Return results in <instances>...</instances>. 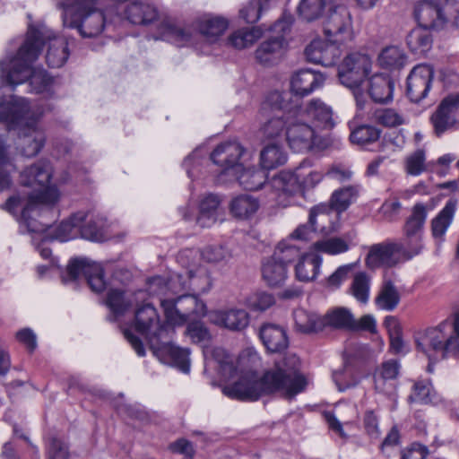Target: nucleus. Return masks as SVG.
<instances>
[{"instance_id":"nucleus-1","label":"nucleus","mask_w":459,"mask_h":459,"mask_svg":"<svg viewBox=\"0 0 459 459\" xmlns=\"http://www.w3.org/2000/svg\"><path fill=\"white\" fill-rule=\"evenodd\" d=\"M48 43L46 61L49 67L63 66L70 55L68 43L64 37H57L44 25L32 26L28 29L26 39L19 48L17 54L10 59L0 61V78L3 85L15 86L30 80L37 92L44 91L52 82L46 72L32 70V63L40 55L43 47Z\"/></svg>"},{"instance_id":"nucleus-2","label":"nucleus","mask_w":459,"mask_h":459,"mask_svg":"<svg viewBox=\"0 0 459 459\" xmlns=\"http://www.w3.org/2000/svg\"><path fill=\"white\" fill-rule=\"evenodd\" d=\"M307 379L300 372V360L295 354H287L275 361L273 368L265 370L261 377L251 371L242 375L238 381L222 388V394L241 402H255L262 396L283 392L293 397L303 392Z\"/></svg>"},{"instance_id":"nucleus-3","label":"nucleus","mask_w":459,"mask_h":459,"mask_svg":"<svg viewBox=\"0 0 459 459\" xmlns=\"http://www.w3.org/2000/svg\"><path fill=\"white\" fill-rule=\"evenodd\" d=\"M0 122L5 123L8 130L18 129L17 149L23 156L34 157L43 148L45 133L38 127L26 99L14 95L0 98Z\"/></svg>"},{"instance_id":"nucleus-4","label":"nucleus","mask_w":459,"mask_h":459,"mask_svg":"<svg viewBox=\"0 0 459 459\" xmlns=\"http://www.w3.org/2000/svg\"><path fill=\"white\" fill-rule=\"evenodd\" d=\"M53 168L49 160H40L27 167L21 173V184L25 186L39 188L28 195L26 204L22 210L21 218L31 232L45 231L48 225H36L34 215L39 214L44 206H53L59 200V191L56 186H49Z\"/></svg>"},{"instance_id":"nucleus-5","label":"nucleus","mask_w":459,"mask_h":459,"mask_svg":"<svg viewBox=\"0 0 459 459\" xmlns=\"http://www.w3.org/2000/svg\"><path fill=\"white\" fill-rule=\"evenodd\" d=\"M268 108L285 109L287 112L286 140L295 152H306L317 145L318 136L307 119L292 108L291 95L288 91H272L264 100V109Z\"/></svg>"},{"instance_id":"nucleus-6","label":"nucleus","mask_w":459,"mask_h":459,"mask_svg":"<svg viewBox=\"0 0 459 459\" xmlns=\"http://www.w3.org/2000/svg\"><path fill=\"white\" fill-rule=\"evenodd\" d=\"M417 349L422 351L429 359L433 354L446 359L459 354V344L452 334L450 321L444 320L435 327H429L415 335Z\"/></svg>"},{"instance_id":"nucleus-7","label":"nucleus","mask_w":459,"mask_h":459,"mask_svg":"<svg viewBox=\"0 0 459 459\" xmlns=\"http://www.w3.org/2000/svg\"><path fill=\"white\" fill-rule=\"evenodd\" d=\"M160 333L150 338V348L154 355L163 363L178 367L182 372L188 373L190 369V351L174 345L172 342L175 329L165 326L160 329Z\"/></svg>"},{"instance_id":"nucleus-8","label":"nucleus","mask_w":459,"mask_h":459,"mask_svg":"<svg viewBox=\"0 0 459 459\" xmlns=\"http://www.w3.org/2000/svg\"><path fill=\"white\" fill-rule=\"evenodd\" d=\"M83 277L91 290L101 293L107 289L104 279V270L100 264L91 262L87 258L71 259L66 267L65 274L62 275V281L67 283L75 281Z\"/></svg>"},{"instance_id":"nucleus-9","label":"nucleus","mask_w":459,"mask_h":459,"mask_svg":"<svg viewBox=\"0 0 459 459\" xmlns=\"http://www.w3.org/2000/svg\"><path fill=\"white\" fill-rule=\"evenodd\" d=\"M371 70V60L367 55L352 53L344 57L338 65L340 82L350 89L360 86Z\"/></svg>"},{"instance_id":"nucleus-10","label":"nucleus","mask_w":459,"mask_h":459,"mask_svg":"<svg viewBox=\"0 0 459 459\" xmlns=\"http://www.w3.org/2000/svg\"><path fill=\"white\" fill-rule=\"evenodd\" d=\"M324 33L328 40L348 44L354 39L351 15L345 7L332 11L324 24Z\"/></svg>"},{"instance_id":"nucleus-11","label":"nucleus","mask_w":459,"mask_h":459,"mask_svg":"<svg viewBox=\"0 0 459 459\" xmlns=\"http://www.w3.org/2000/svg\"><path fill=\"white\" fill-rule=\"evenodd\" d=\"M433 77L434 69L429 65H418L411 71L407 77L406 94L411 102L419 103L428 96Z\"/></svg>"},{"instance_id":"nucleus-12","label":"nucleus","mask_w":459,"mask_h":459,"mask_svg":"<svg viewBox=\"0 0 459 459\" xmlns=\"http://www.w3.org/2000/svg\"><path fill=\"white\" fill-rule=\"evenodd\" d=\"M342 46L345 44L328 40L326 37L325 39H314L305 48V55L309 62L324 66H333L340 59Z\"/></svg>"},{"instance_id":"nucleus-13","label":"nucleus","mask_w":459,"mask_h":459,"mask_svg":"<svg viewBox=\"0 0 459 459\" xmlns=\"http://www.w3.org/2000/svg\"><path fill=\"white\" fill-rule=\"evenodd\" d=\"M160 306L166 320L174 327L189 320L190 316L195 312L196 299L191 295H182L176 299H162Z\"/></svg>"},{"instance_id":"nucleus-14","label":"nucleus","mask_w":459,"mask_h":459,"mask_svg":"<svg viewBox=\"0 0 459 459\" xmlns=\"http://www.w3.org/2000/svg\"><path fill=\"white\" fill-rule=\"evenodd\" d=\"M292 108L316 127L331 129L334 126L332 108L321 100H311L306 108L301 107L298 100H292Z\"/></svg>"},{"instance_id":"nucleus-15","label":"nucleus","mask_w":459,"mask_h":459,"mask_svg":"<svg viewBox=\"0 0 459 459\" xmlns=\"http://www.w3.org/2000/svg\"><path fill=\"white\" fill-rule=\"evenodd\" d=\"M414 18L419 27L429 30H440L447 22L442 7L434 1L422 0L414 6Z\"/></svg>"},{"instance_id":"nucleus-16","label":"nucleus","mask_w":459,"mask_h":459,"mask_svg":"<svg viewBox=\"0 0 459 459\" xmlns=\"http://www.w3.org/2000/svg\"><path fill=\"white\" fill-rule=\"evenodd\" d=\"M365 263L370 269L382 266L392 268L403 263L396 247V241L387 239L384 242L372 245L369 247Z\"/></svg>"},{"instance_id":"nucleus-17","label":"nucleus","mask_w":459,"mask_h":459,"mask_svg":"<svg viewBox=\"0 0 459 459\" xmlns=\"http://www.w3.org/2000/svg\"><path fill=\"white\" fill-rule=\"evenodd\" d=\"M458 109L459 93L448 95L442 100L437 110L430 117V122L437 136H441L455 126V113Z\"/></svg>"},{"instance_id":"nucleus-18","label":"nucleus","mask_w":459,"mask_h":459,"mask_svg":"<svg viewBox=\"0 0 459 459\" xmlns=\"http://www.w3.org/2000/svg\"><path fill=\"white\" fill-rule=\"evenodd\" d=\"M245 148L238 142L222 143L211 153L212 161L221 168V172L232 170L238 172L241 168L239 160L245 153Z\"/></svg>"},{"instance_id":"nucleus-19","label":"nucleus","mask_w":459,"mask_h":459,"mask_svg":"<svg viewBox=\"0 0 459 459\" xmlns=\"http://www.w3.org/2000/svg\"><path fill=\"white\" fill-rule=\"evenodd\" d=\"M325 77L320 73L312 69H301L291 78L290 90L291 100H296L298 97H305L312 93L325 83Z\"/></svg>"},{"instance_id":"nucleus-20","label":"nucleus","mask_w":459,"mask_h":459,"mask_svg":"<svg viewBox=\"0 0 459 459\" xmlns=\"http://www.w3.org/2000/svg\"><path fill=\"white\" fill-rule=\"evenodd\" d=\"M400 363L396 359H389L381 363L373 374L376 392L392 396L395 394L396 380L400 373Z\"/></svg>"},{"instance_id":"nucleus-21","label":"nucleus","mask_w":459,"mask_h":459,"mask_svg":"<svg viewBox=\"0 0 459 459\" xmlns=\"http://www.w3.org/2000/svg\"><path fill=\"white\" fill-rule=\"evenodd\" d=\"M135 330L150 338L160 333V329L170 326L168 321L160 323L156 308L151 303H144L135 310Z\"/></svg>"},{"instance_id":"nucleus-22","label":"nucleus","mask_w":459,"mask_h":459,"mask_svg":"<svg viewBox=\"0 0 459 459\" xmlns=\"http://www.w3.org/2000/svg\"><path fill=\"white\" fill-rule=\"evenodd\" d=\"M67 28L76 29L83 38L99 36L106 25V17L103 12L95 9L64 24Z\"/></svg>"},{"instance_id":"nucleus-23","label":"nucleus","mask_w":459,"mask_h":459,"mask_svg":"<svg viewBox=\"0 0 459 459\" xmlns=\"http://www.w3.org/2000/svg\"><path fill=\"white\" fill-rule=\"evenodd\" d=\"M306 162H302L294 171L282 170L275 175L272 180V187L278 193V197L294 196L302 193L301 177L302 170L306 169Z\"/></svg>"},{"instance_id":"nucleus-24","label":"nucleus","mask_w":459,"mask_h":459,"mask_svg":"<svg viewBox=\"0 0 459 459\" xmlns=\"http://www.w3.org/2000/svg\"><path fill=\"white\" fill-rule=\"evenodd\" d=\"M286 45L282 35L271 37L262 41L255 49V60L265 67L277 65L284 55Z\"/></svg>"},{"instance_id":"nucleus-25","label":"nucleus","mask_w":459,"mask_h":459,"mask_svg":"<svg viewBox=\"0 0 459 459\" xmlns=\"http://www.w3.org/2000/svg\"><path fill=\"white\" fill-rule=\"evenodd\" d=\"M259 338L267 351L280 353L289 347L286 329L276 324L264 323L259 328Z\"/></svg>"},{"instance_id":"nucleus-26","label":"nucleus","mask_w":459,"mask_h":459,"mask_svg":"<svg viewBox=\"0 0 459 459\" xmlns=\"http://www.w3.org/2000/svg\"><path fill=\"white\" fill-rule=\"evenodd\" d=\"M329 207L326 204L313 206L309 211L308 221L306 224L299 225L290 237L294 240L309 241L319 230L317 219L322 221L327 218Z\"/></svg>"},{"instance_id":"nucleus-27","label":"nucleus","mask_w":459,"mask_h":459,"mask_svg":"<svg viewBox=\"0 0 459 459\" xmlns=\"http://www.w3.org/2000/svg\"><path fill=\"white\" fill-rule=\"evenodd\" d=\"M394 81L388 74H376L368 80V93L376 103H387L393 100Z\"/></svg>"},{"instance_id":"nucleus-28","label":"nucleus","mask_w":459,"mask_h":459,"mask_svg":"<svg viewBox=\"0 0 459 459\" xmlns=\"http://www.w3.org/2000/svg\"><path fill=\"white\" fill-rule=\"evenodd\" d=\"M250 321L249 314L243 308H230L217 311L213 322L230 331L240 332L246 329Z\"/></svg>"},{"instance_id":"nucleus-29","label":"nucleus","mask_w":459,"mask_h":459,"mask_svg":"<svg viewBox=\"0 0 459 459\" xmlns=\"http://www.w3.org/2000/svg\"><path fill=\"white\" fill-rule=\"evenodd\" d=\"M261 271L263 280L272 288L283 285L288 279V267L273 256L263 260Z\"/></svg>"},{"instance_id":"nucleus-30","label":"nucleus","mask_w":459,"mask_h":459,"mask_svg":"<svg viewBox=\"0 0 459 459\" xmlns=\"http://www.w3.org/2000/svg\"><path fill=\"white\" fill-rule=\"evenodd\" d=\"M456 205V200H448L444 208L431 221V234L438 245L444 241V236L453 221Z\"/></svg>"},{"instance_id":"nucleus-31","label":"nucleus","mask_w":459,"mask_h":459,"mask_svg":"<svg viewBox=\"0 0 459 459\" xmlns=\"http://www.w3.org/2000/svg\"><path fill=\"white\" fill-rule=\"evenodd\" d=\"M158 10L155 6L134 1L125 9L126 19L135 25H147L153 22L158 18Z\"/></svg>"},{"instance_id":"nucleus-32","label":"nucleus","mask_w":459,"mask_h":459,"mask_svg":"<svg viewBox=\"0 0 459 459\" xmlns=\"http://www.w3.org/2000/svg\"><path fill=\"white\" fill-rule=\"evenodd\" d=\"M264 101L262 104V112L264 116L273 117L267 120L262 127L263 134L264 137L273 139L280 136L285 128L287 132V112L285 109H277L268 108L266 110L264 109Z\"/></svg>"},{"instance_id":"nucleus-33","label":"nucleus","mask_w":459,"mask_h":459,"mask_svg":"<svg viewBox=\"0 0 459 459\" xmlns=\"http://www.w3.org/2000/svg\"><path fill=\"white\" fill-rule=\"evenodd\" d=\"M323 259L316 254H305L295 266V276L299 281H314L319 273Z\"/></svg>"},{"instance_id":"nucleus-34","label":"nucleus","mask_w":459,"mask_h":459,"mask_svg":"<svg viewBox=\"0 0 459 459\" xmlns=\"http://www.w3.org/2000/svg\"><path fill=\"white\" fill-rule=\"evenodd\" d=\"M287 158V152L283 147L278 143H272L264 145L261 150L259 163L264 170L269 171L284 165Z\"/></svg>"},{"instance_id":"nucleus-35","label":"nucleus","mask_w":459,"mask_h":459,"mask_svg":"<svg viewBox=\"0 0 459 459\" xmlns=\"http://www.w3.org/2000/svg\"><path fill=\"white\" fill-rule=\"evenodd\" d=\"M233 174L239 185L248 191L259 190L268 179L266 171L262 168L249 167L244 169L241 167L237 173L234 172Z\"/></svg>"},{"instance_id":"nucleus-36","label":"nucleus","mask_w":459,"mask_h":459,"mask_svg":"<svg viewBox=\"0 0 459 459\" xmlns=\"http://www.w3.org/2000/svg\"><path fill=\"white\" fill-rule=\"evenodd\" d=\"M360 191L359 185L348 186L335 190L330 198L329 212L333 210L338 213L345 212L357 200Z\"/></svg>"},{"instance_id":"nucleus-37","label":"nucleus","mask_w":459,"mask_h":459,"mask_svg":"<svg viewBox=\"0 0 459 459\" xmlns=\"http://www.w3.org/2000/svg\"><path fill=\"white\" fill-rule=\"evenodd\" d=\"M85 214L87 217L80 226L82 238L96 242L104 241L106 239V219L90 213Z\"/></svg>"},{"instance_id":"nucleus-38","label":"nucleus","mask_w":459,"mask_h":459,"mask_svg":"<svg viewBox=\"0 0 459 459\" xmlns=\"http://www.w3.org/2000/svg\"><path fill=\"white\" fill-rule=\"evenodd\" d=\"M105 304L111 312V315L108 316V320L116 321L131 308L133 301L126 297V292L123 290L110 289L108 291Z\"/></svg>"},{"instance_id":"nucleus-39","label":"nucleus","mask_w":459,"mask_h":459,"mask_svg":"<svg viewBox=\"0 0 459 459\" xmlns=\"http://www.w3.org/2000/svg\"><path fill=\"white\" fill-rule=\"evenodd\" d=\"M296 330L302 333H314L323 331L322 317L316 313L298 308L293 312Z\"/></svg>"},{"instance_id":"nucleus-40","label":"nucleus","mask_w":459,"mask_h":459,"mask_svg":"<svg viewBox=\"0 0 459 459\" xmlns=\"http://www.w3.org/2000/svg\"><path fill=\"white\" fill-rule=\"evenodd\" d=\"M323 329L330 326L334 329L351 331L354 316L346 307H339L329 310L323 317Z\"/></svg>"},{"instance_id":"nucleus-41","label":"nucleus","mask_w":459,"mask_h":459,"mask_svg":"<svg viewBox=\"0 0 459 459\" xmlns=\"http://www.w3.org/2000/svg\"><path fill=\"white\" fill-rule=\"evenodd\" d=\"M87 215L83 212L74 213L66 221H63L55 230L53 239L65 242L74 238L80 232V226L86 219Z\"/></svg>"},{"instance_id":"nucleus-42","label":"nucleus","mask_w":459,"mask_h":459,"mask_svg":"<svg viewBox=\"0 0 459 459\" xmlns=\"http://www.w3.org/2000/svg\"><path fill=\"white\" fill-rule=\"evenodd\" d=\"M406 43L411 53L422 56L431 49L433 39L430 30L418 27L409 32Z\"/></svg>"},{"instance_id":"nucleus-43","label":"nucleus","mask_w":459,"mask_h":459,"mask_svg":"<svg viewBox=\"0 0 459 459\" xmlns=\"http://www.w3.org/2000/svg\"><path fill=\"white\" fill-rule=\"evenodd\" d=\"M221 204L218 195L209 194L204 196L199 205V215L196 219L201 227H211L217 221V209Z\"/></svg>"},{"instance_id":"nucleus-44","label":"nucleus","mask_w":459,"mask_h":459,"mask_svg":"<svg viewBox=\"0 0 459 459\" xmlns=\"http://www.w3.org/2000/svg\"><path fill=\"white\" fill-rule=\"evenodd\" d=\"M259 208V201L250 195H239L234 197L230 204L231 214L238 219H248Z\"/></svg>"},{"instance_id":"nucleus-45","label":"nucleus","mask_w":459,"mask_h":459,"mask_svg":"<svg viewBox=\"0 0 459 459\" xmlns=\"http://www.w3.org/2000/svg\"><path fill=\"white\" fill-rule=\"evenodd\" d=\"M301 247L294 243V239L290 236L286 239L280 241L274 248L271 256L277 261L284 263L286 267L297 259L299 260L302 255Z\"/></svg>"},{"instance_id":"nucleus-46","label":"nucleus","mask_w":459,"mask_h":459,"mask_svg":"<svg viewBox=\"0 0 459 459\" xmlns=\"http://www.w3.org/2000/svg\"><path fill=\"white\" fill-rule=\"evenodd\" d=\"M96 0H62L58 7L63 10V23L72 21L91 10H95Z\"/></svg>"},{"instance_id":"nucleus-47","label":"nucleus","mask_w":459,"mask_h":459,"mask_svg":"<svg viewBox=\"0 0 459 459\" xmlns=\"http://www.w3.org/2000/svg\"><path fill=\"white\" fill-rule=\"evenodd\" d=\"M400 299V293L394 282L391 280H385L375 302L378 308L393 311L398 306Z\"/></svg>"},{"instance_id":"nucleus-48","label":"nucleus","mask_w":459,"mask_h":459,"mask_svg":"<svg viewBox=\"0 0 459 459\" xmlns=\"http://www.w3.org/2000/svg\"><path fill=\"white\" fill-rule=\"evenodd\" d=\"M412 391L413 393L408 397L410 403L435 404L439 401V397L429 381L420 380L415 382Z\"/></svg>"},{"instance_id":"nucleus-49","label":"nucleus","mask_w":459,"mask_h":459,"mask_svg":"<svg viewBox=\"0 0 459 459\" xmlns=\"http://www.w3.org/2000/svg\"><path fill=\"white\" fill-rule=\"evenodd\" d=\"M378 62L383 68L400 70L405 65L407 56L400 48L389 46L381 51L378 56Z\"/></svg>"},{"instance_id":"nucleus-50","label":"nucleus","mask_w":459,"mask_h":459,"mask_svg":"<svg viewBox=\"0 0 459 459\" xmlns=\"http://www.w3.org/2000/svg\"><path fill=\"white\" fill-rule=\"evenodd\" d=\"M228 26V21L222 17H209L200 22L199 30L207 40L214 42L224 33Z\"/></svg>"},{"instance_id":"nucleus-51","label":"nucleus","mask_w":459,"mask_h":459,"mask_svg":"<svg viewBox=\"0 0 459 459\" xmlns=\"http://www.w3.org/2000/svg\"><path fill=\"white\" fill-rule=\"evenodd\" d=\"M261 37L258 28L239 29L228 38V45L236 49H244L252 46Z\"/></svg>"},{"instance_id":"nucleus-52","label":"nucleus","mask_w":459,"mask_h":459,"mask_svg":"<svg viewBox=\"0 0 459 459\" xmlns=\"http://www.w3.org/2000/svg\"><path fill=\"white\" fill-rule=\"evenodd\" d=\"M381 131L368 125H361L356 127L350 135L352 143L366 147L368 144L377 142L380 137Z\"/></svg>"},{"instance_id":"nucleus-53","label":"nucleus","mask_w":459,"mask_h":459,"mask_svg":"<svg viewBox=\"0 0 459 459\" xmlns=\"http://www.w3.org/2000/svg\"><path fill=\"white\" fill-rule=\"evenodd\" d=\"M161 37L178 47H183L191 39L188 30L170 22L162 23Z\"/></svg>"},{"instance_id":"nucleus-54","label":"nucleus","mask_w":459,"mask_h":459,"mask_svg":"<svg viewBox=\"0 0 459 459\" xmlns=\"http://www.w3.org/2000/svg\"><path fill=\"white\" fill-rule=\"evenodd\" d=\"M313 248L316 251L334 255L347 252L350 249V245L343 238L333 237L314 242Z\"/></svg>"},{"instance_id":"nucleus-55","label":"nucleus","mask_w":459,"mask_h":459,"mask_svg":"<svg viewBox=\"0 0 459 459\" xmlns=\"http://www.w3.org/2000/svg\"><path fill=\"white\" fill-rule=\"evenodd\" d=\"M427 214V207L424 204H415L411 209V215L404 222L403 228L423 235Z\"/></svg>"},{"instance_id":"nucleus-56","label":"nucleus","mask_w":459,"mask_h":459,"mask_svg":"<svg viewBox=\"0 0 459 459\" xmlns=\"http://www.w3.org/2000/svg\"><path fill=\"white\" fill-rule=\"evenodd\" d=\"M47 459H70L69 445L56 436H50L46 442Z\"/></svg>"},{"instance_id":"nucleus-57","label":"nucleus","mask_w":459,"mask_h":459,"mask_svg":"<svg viewBox=\"0 0 459 459\" xmlns=\"http://www.w3.org/2000/svg\"><path fill=\"white\" fill-rule=\"evenodd\" d=\"M396 247L403 263L422 252L424 248L423 239L403 238V241H396Z\"/></svg>"},{"instance_id":"nucleus-58","label":"nucleus","mask_w":459,"mask_h":459,"mask_svg":"<svg viewBox=\"0 0 459 459\" xmlns=\"http://www.w3.org/2000/svg\"><path fill=\"white\" fill-rule=\"evenodd\" d=\"M370 280L365 272H360L355 274L351 290L354 298L361 302L367 303L369 296Z\"/></svg>"},{"instance_id":"nucleus-59","label":"nucleus","mask_w":459,"mask_h":459,"mask_svg":"<svg viewBox=\"0 0 459 459\" xmlns=\"http://www.w3.org/2000/svg\"><path fill=\"white\" fill-rule=\"evenodd\" d=\"M270 0H251L239 11L240 17L247 23H255L264 11L269 8Z\"/></svg>"},{"instance_id":"nucleus-60","label":"nucleus","mask_w":459,"mask_h":459,"mask_svg":"<svg viewBox=\"0 0 459 459\" xmlns=\"http://www.w3.org/2000/svg\"><path fill=\"white\" fill-rule=\"evenodd\" d=\"M202 258L211 264H225L231 258V252L222 245H211L202 251Z\"/></svg>"},{"instance_id":"nucleus-61","label":"nucleus","mask_w":459,"mask_h":459,"mask_svg":"<svg viewBox=\"0 0 459 459\" xmlns=\"http://www.w3.org/2000/svg\"><path fill=\"white\" fill-rule=\"evenodd\" d=\"M325 7V0H302L299 5V13L304 20L312 22L322 15Z\"/></svg>"},{"instance_id":"nucleus-62","label":"nucleus","mask_w":459,"mask_h":459,"mask_svg":"<svg viewBox=\"0 0 459 459\" xmlns=\"http://www.w3.org/2000/svg\"><path fill=\"white\" fill-rule=\"evenodd\" d=\"M384 324L389 332L391 351L396 354L403 352L404 343L401 335V328L396 318L393 316H387L385 318Z\"/></svg>"},{"instance_id":"nucleus-63","label":"nucleus","mask_w":459,"mask_h":459,"mask_svg":"<svg viewBox=\"0 0 459 459\" xmlns=\"http://www.w3.org/2000/svg\"><path fill=\"white\" fill-rule=\"evenodd\" d=\"M375 120L386 127H395L403 124L404 120L402 115L392 108H383L375 111Z\"/></svg>"},{"instance_id":"nucleus-64","label":"nucleus","mask_w":459,"mask_h":459,"mask_svg":"<svg viewBox=\"0 0 459 459\" xmlns=\"http://www.w3.org/2000/svg\"><path fill=\"white\" fill-rule=\"evenodd\" d=\"M275 299L273 294L267 292H257L247 299V306L253 311L264 312L273 306Z\"/></svg>"}]
</instances>
